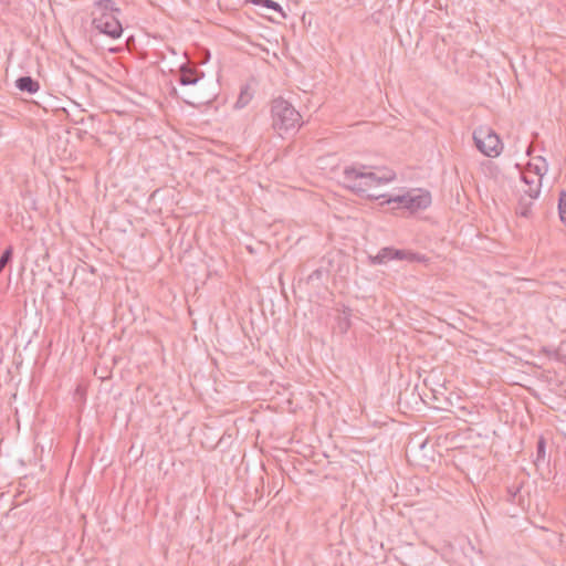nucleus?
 <instances>
[{
  "label": "nucleus",
  "instance_id": "f257e3e1",
  "mask_svg": "<svg viewBox=\"0 0 566 566\" xmlns=\"http://www.w3.org/2000/svg\"><path fill=\"white\" fill-rule=\"evenodd\" d=\"M395 178L391 171L381 175L367 171L365 166L361 167H346L343 171V182L352 191L359 196L368 198H385V195L378 192H370L373 188H377L381 184H387Z\"/></svg>",
  "mask_w": 566,
  "mask_h": 566
},
{
  "label": "nucleus",
  "instance_id": "f03ea898",
  "mask_svg": "<svg viewBox=\"0 0 566 566\" xmlns=\"http://www.w3.org/2000/svg\"><path fill=\"white\" fill-rule=\"evenodd\" d=\"M272 128L280 135L296 132L302 126V116L286 99L279 97L271 103Z\"/></svg>",
  "mask_w": 566,
  "mask_h": 566
},
{
  "label": "nucleus",
  "instance_id": "7ed1b4c3",
  "mask_svg": "<svg viewBox=\"0 0 566 566\" xmlns=\"http://www.w3.org/2000/svg\"><path fill=\"white\" fill-rule=\"evenodd\" d=\"M473 139L476 148L488 157H496L503 149L500 137L489 127L475 129L473 132Z\"/></svg>",
  "mask_w": 566,
  "mask_h": 566
},
{
  "label": "nucleus",
  "instance_id": "20e7f679",
  "mask_svg": "<svg viewBox=\"0 0 566 566\" xmlns=\"http://www.w3.org/2000/svg\"><path fill=\"white\" fill-rule=\"evenodd\" d=\"M391 260L407 261V262H423L426 256L415 253L410 250H399L390 247H385L378 251L376 255L369 256V262L373 265L386 264Z\"/></svg>",
  "mask_w": 566,
  "mask_h": 566
},
{
  "label": "nucleus",
  "instance_id": "39448f33",
  "mask_svg": "<svg viewBox=\"0 0 566 566\" xmlns=\"http://www.w3.org/2000/svg\"><path fill=\"white\" fill-rule=\"evenodd\" d=\"M386 202L397 203L399 208H405L410 212L426 209L431 203V196L428 191L413 192L389 197Z\"/></svg>",
  "mask_w": 566,
  "mask_h": 566
},
{
  "label": "nucleus",
  "instance_id": "423d86ee",
  "mask_svg": "<svg viewBox=\"0 0 566 566\" xmlns=\"http://www.w3.org/2000/svg\"><path fill=\"white\" fill-rule=\"evenodd\" d=\"M120 10L113 0H96L91 12L92 25L108 22L111 19H118Z\"/></svg>",
  "mask_w": 566,
  "mask_h": 566
},
{
  "label": "nucleus",
  "instance_id": "0eeeda50",
  "mask_svg": "<svg viewBox=\"0 0 566 566\" xmlns=\"http://www.w3.org/2000/svg\"><path fill=\"white\" fill-rule=\"evenodd\" d=\"M530 167H532V165H530ZM522 180L527 186V188L523 190L524 193L531 200L536 199L539 196L542 187V178L538 172H532V169L528 168L522 174Z\"/></svg>",
  "mask_w": 566,
  "mask_h": 566
},
{
  "label": "nucleus",
  "instance_id": "6e6552de",
  "mask_svg": "<svg viewBox=\"0 0 566 566\" xmlns=\"http://www.w3.org/2000/svg\"><path fill=\"white\" fill-rule=\"evenodd\" d=\"M99 33H103L112 39H118L123 34V27L118 19H111L108 22L93 24Z\"/></svg>",
  "mask_w": 566,
  "mask_h": 566
},
{
  "label": "nucleus",
  "instance_id": "1a4fd4ad",
  "mask_svg": "<svg viewBox=\"0 0 566 566\" xmlns=\"http://www.w3.org/2000/svg\"><path fill=\"white\" fill-rule=\"evenodd\" d=\"M202 77L203 73L199 74L196 69H192L186 64L180 66L178 81L181 85H195Z\"/></svg>",
  "mask_w": 566,
  "mask_h": 566
},
{
  "label": "nucleus",
  "instance_id": "9d476101",
  "mask_svg": "<svg viewBox=\"0 0 566 566\" xmlns=\"http://www.w3.org/2000/svg\"><path fill=\"white\" fill-rule=\"evenodd\" d=\"M15 86L22 91L28 92L30 94L36 93L40 88V84L38 81L33 80L31 76H21L15 81Z\"/></svg>",
  "mask_w": 566,
  "mask_h": 566
},
{
  "label": "nucleus",
  "instance_id": "9b49d317",
  "mask_svg": "<svg viewBox=\"0 0 566 566\" xmlns=\"http://www.w3.org/2000/svg\"><path fill=\"white\" fill-rule=\"evenodd\" d=\"M250 1L255 6L263 7V8L280 12L283 18L285 17L281 6L273 0H250Z\"/></svg>",
  "mask_w": 566,
  "mask_h": 566
},
{
  "label": "nucleus",
  "instance_id": "f8f14e48",
  "mask_svg": "<svg viewBox=\"0 0 566 566\" xmlns=\"http://www.w3.org/2000/svg\"><path fill=\"white\" fill-rule=\"evenodd\" d=\"M546 458V440L544 437H541L537 440L536 444V459L534 461L535 465H538L539 462H544Z\"/></svg>",
  "mask_w": 566,
  "mask_h": 566
},
{
  "label": "nucleus",
  "instance_id": "ddd939ff",
  "mask_svg": "<svg viewBox=\"0 0 566 566\" xmlns=\"http://www.w3.org/2000/svg\"><path fill=\"white\" fill-rule=\"evenodd\" d=\"M13 258V247L9 245L4 249L0 256V274L2 273L3 269L12 261Z\"/></svg>",
  "mask_w": 566,
  "mask_h": 566
},
{
  "label": "nucleus",
  "instance_id": "4468645a",
  "mask_svg": "<svg viewBox=\"0 0 566 566\" xmlns=\"http://www.w3.org/2000/svg\"><path fill=\"white\" fill-rule=\"evenodd\" d=\"M558 214H559V219L560 221L566 224V191L563 190L560 193H559V199H558Z\"/></svg>",
  "mask_w": 566,
  "mask_h": 566
},
{
  "label": "nucleus",
  "instance_id": "2eb2a0df",
  "mask_svg": "<svg viewBox=\"0 0 566 566\" xmlns=\"http://www.w3.org/2000/svg\"><path fill=\"white\" fill-rule=\"evenodd\" d=\"M531 205H532L531 200L528 202H526L525 198L522 197L520 200V203H518V213L523 217H528Z\"/></svg>",
  "mask_w": 566,
  "mask_h": 566
},
{
  "label": "nucleus",
  "instance_id": "dca6fc26",
  "mask_svg": "<svg viewBox=\"0 0 566 566\" xmlns=\"http://www.w3.org/2000/svg\"><path fill=\"white\" fill-rule=\"evenodd\" d=\"M546 165H544L543 167L538 166V165H535L534 166V170H532V172H538V175L541 176V178L543 179V176L545 175L546 172Z\"/></svg>",
  "mask_w": 566,
  "mask_h": 566
},
{
  "label": "nucleus",
  "instance_id": "f3484780",
  "mask_svg": "<svg viewBox=\"0 0 566 566\" xmlns=\"http://www.w3.org/2000/svg\"><path fill=\"white\" fill-rule=\"evenodd\" d=\"M322 275V271L321 270H315L313 271V273L310 275V279H313V277H321Z\"/></svg>",
  "mask_w": 566,
  "mask_h": 566
},
{
  "label": "nucleus",
  "instance_id": "a211bd4d",
  "mask_svg": "<svg viewBox=\"0 0 566 566\" xmlns=\"http://www.w3.org/2000/svg\"><path fill=\"white\" fill-rule=\"evenodd\" d=\"M242 101H244V97H243V95L241 94V95H240V97H239V99H238V102H237V104H240Z\"/></svg>",
  "mask_w": 566,
  "mask_h": 566
},
{
  "label": "nucleus",
  "instance_id": "6ab92c4d",
  "mask_svg": "<svg viewBox=\"0 0 566 566\" xmlns=\"http://www.w3.org/2000/svg\"><path fill=\"white\" fill-rule=\"evenodd\" d=\"M432 392H433V395L436 396V394H437V392H439V390H438V389L432 388Z\"/></svg>",
  "mask_w": 566,
  "mask_h": 566
}]
</instances>
